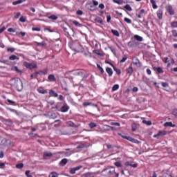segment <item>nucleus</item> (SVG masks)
Wrapping results in <instances>:
<instances>
[{
    "mask_svg": "<svg viewBox=\"0 0 177 177\" xmlns=\"http://www.w3.org/2000/svg\"><path fill=\"white\" fill-rule=\"evenodd\" d=\"M48 19H51V20H57V17L55 15H51L48 17Z\"/></svg>",
    "mask_w": 177,
    "mask_h": 177,
    "instance_id": "nucleus-36",
    "label": "nucleus"
},
{
    "mask_svg": "<svg viewBox=\"0 0 177 177\" xmlns=\"http://www.w3.org/2000/svg\"><path fill=\"white\" fill-rule=\"evenodd\" d=\"M124 21H126V23H128V24H131V23H132V21H131L129 18H124Z\"/></svg>",
    "mask_w": 177,
    "mask_h": 177,
    "instance_id": "nucleus-42",
    "label": "nucleus"
},
{
    "mask_svg": "<svg viewBox=\"0 0 177 177\" xmlns=\"http://www.w3.org/2000/svg\"><path fill=\"white\" fill-rule=\"evenodd\" d=\"M156 70L158 72L160 73V74H162V73H164V71H162V68H161L160 67L156 68Z\"/></svg>",
    "mask_w": 177,
    "mask_h": 177,
    "instance_id": "nucleus-45",
    "label": "nucleus"
},
{
    "mask_svg": "<svg viewBox=\"0 0 177 177\" xmlns=\"http://www.w3.org/2000/svg\"><path fill=\"white\" fill-rule=\"evenodd\" d=\"M111 125H113L115 127H120V124L119 122H111Z\"/></svg>",
    "mask_w": 177,
    "mask_h": 177,
    "instance_id": "nucleus-43",
    "label": "nucleus"
},
{
    "mask_svg": "<svg viewBox=\"0 0 177 177\" xmlns=\"http://www.w3.org/2000/svg\"><path fill=\"white\" fill-rule=\"evenodd\" d=\"M167 135V131H159L158 133V136H165Z\"/></svg>",
    "mask_w": 177,
    "mask_h": 177,
    "instance_id": "nucleus-13",
    "label": "nucleus"
},
{
    "mask_svg": "<svg viewBox=\"0 0 177 177\" xmlns=\"http://www.w3.org/2000/svg\"><path fill=\"white\" fill-rule=\"evenodd\" d=\"M131 129L133 132H135V131H136V129H138V127L136 126V124L133 123L131 124Z\"/></svg>",
    "mask_w": 177,
    "mask_h": 177,
    "instance_id": "nucleus-24",
    "label": "nucleus"
},
{
    "mask_svg": "<svg viewBox=\"0 0 177 177\" xmlns=\"http://www.w3.org/2000/svg\"><path fill=\"white\" fill-rule=\"evenodd\" d=\"M25 175L27 177H32V175H31V171L30 170H27L26 172H25Z\"/></svg>",
    "mask_w": 177,
    "mask_h": 177,
    "instance_id": "nucleus-27",
    "label": "nucleus"
},
{
    "mask_svg": "<svg viewBox=\"0 0 177 177\" xmlns=\"http://www.w3.org/2000/svg\"><path fill=\"white\" fill-rule=\"evenodd\" d=\"M151 3H152L153 9H157L158 6L155 0H151Z\"/></svg>",
    "mask_w": 177,
    "mask_h": 177,
    "instance_id": "nucleus-20",
    "label": "nucleus"
},
{
    "mask_svg": "<svg viewBox=\"0 0 177 177\" xmlns=\"http://www.w3.org/2000/svg\"><path fill=\"white\" fill-rule=\"evenodd\" d=\"M161 85L163 88H168L169 86L168 82H162Z\"/></svg>",
    "mask_w": 177,
    "mask_h": 177,
    "instance_id": "nucleus-35",
    "label": "nucleus"
},
{
    "mask_svg": "<svg viewBox=\"0 0 177 177\" xmlns=\"http://www.w3.org/2000/svg\"><path fill=\"white\" fill-rule=\"evenodd\" d=\"M51 177H59V174L53 171L50 173Z\"/></svg>",
    "mask_w": 177,
    "mask_h": 177,
    "instance_id": "nucleus-32",
    "label": "nucleus"
},
{
    "mask_svg": "<svg viewBox=\"0 0 177 177\" xmlns=\"http://www.w3.org/2000/svg\"><path fill=\"white\" fill-rule=\"evenodd\" d=\"M85 177H95V173L88 172L84 174Z\"/></svg>",
    "mask_w": 177,
    "mask_h": 177,
    "instance_id": "nucleus-11",
    "label": "nucleus"
},
{
    "mask_svg": "<svg viewBox=\"0 0 177 177\" xmlns=\"http://www.w3.org/2000/svg\"><path fill=\"white\" fill-rule=\"evenodd\" d=\"M172 114H174V115H175L176 117H177V109H174L172 111Z\"/></svg>",
    "mask_w": 177,
    "mask_h": 177,
    "instance_id": "nucleus-55",
    "label": "nucleus"
},
{
    "mask_svg": "<svg viewBox=\"0 0 177 177\" xmlns=\"http://www.w3.org/2000/svg\"><path fill=\"white\" fill-rule=\"evenodd\" d=\"M23 3V0H18V1H14V2L12 3V4H13L14 6H16V5H19V4H20V3Z\"/></svg>",
    "mask_w": 177,
    "mask_h": 177,
    "instance_id": "nucleus-28",
    "label": "nucleus"
},
{
    "mask_svg": "<svg viewBox=\"0 0 177 177\" xmlns=\"http://www.w3.org/2000/svg\"><path fill=\"white\" fill-rule=\"evenodd\" d=\"M115 165L118 167H121V163H120L119 162H115Z\"/></svg>",
    "mask_w": 177,
    "mask_h": 177,
    "instance_id": "nucleus-61",
    "label": "nucleus"
},
{
    "mask_svg": "<svg viewBox=\"0 0 177 177\" xmlns=\"http://www.w3.org/2000/svg\"><path fill=\"white\" fill-rule=\"evenodd\" d=\"M106 73H108L109 77H111V75H113V69H111V68H106Z\"/></svg>",
    "mask_w": 177,
    "mask_h": 177,
    "instance_id": "nucleus-12",
    "label": "nucleus"
},
{
    "mask_svg": "<svg viewBox=\"0 0 177 177\" xmlns=\"http://www.w3.org/2000/svg\"><path fill=\"white\" fill-rule=\"evenodd\" d=\"M73 24L76 26V27H82V25H81V24H80L78 21H73Z\"/></svg>",
    "mask_w": 177,
    "mask_h": 177,
    "instance_id": "nucleus-29",
    "label": "nucleus"
},
{
    "mask_svg": "<svg viewBox=\"0 0 177 177\" xmlns=\"http://www.w3.org/2000/svg\"><path fill=\"white\" fill-rule=\"evenodd\" d=\"M53 156V154H52V153H50V152H44L43 157L44 158H46L48 157H52Z\"/></svg>",
    "mask_w": 177,
    "mask_h": 177,
    "instance_id": "nucleus-7",
    "label": "nucleus"
},
{
    "mask_svg": "<svg viewBox=\"0 0 177 177\" xmlns=\"http://www.w3.org/2000/svg\"><path fill=\"white\" fill-rule=\"evenodd\" d=\"M37 92H39V93H41L42 95H45V93H47L46 90H44L42 88H38Z\"/></svg>",
    "mask_w": 177,
    "mask_h": 177,
    "instance_id": "nucleus-23",
    "label": "nucleus"
},
{
    "mask_svg": "<svg viewBox=\"0 0 177 177\" xmlns=\"http://www.w3.org/2000/svg\"><path fill=\"white\" fill-rule=\"evenodd\" d=\"M71 49L75 52H82V46L78 42H74L71 45Z\"/></svg>",
    "mask_w": 177,
    "mask_h": 177,
    "instance_id": "nucleus-1",
    "label": "nucleus"
},
{
    "mask_svg": "<svg viewBox=\"0 0 177 177\" xmlns=\"http://www.w3.org/2000/svg\"><path fill=\"white\" fill-rule=\"evenodd\" d=\"M82 167L81 166H77L76 167H74L73 169H75V171L76 172V171H80V169H81Z\"/></svg>",
    "mask_w": 177,
    "mask_h": 177,
    "instance_id": "nucleus-52",
    "label": "nucleus"
},
{
    "mask_svg": "<svg viewBox=\"0 0 177 177\" xmlns=\"http://www.w3.org/2000/svg\"><path fill=\"white\" fill-rule=\"evenodd\" d=\"M124 9H126V10H128L129 12H131L132 10V8H131V6L129 4L124 6Z\"/></svg>",
    "mask_w": 177,
    "mask_h": 177,
    "instance_id": "nucleus-25",
    "label": "nucleus"
},
{
    "mask_svg": "<svg viewBox=\"0 0 177 177\" xmlns=\"http://www.w3.org/2000/svg\"><path fill=\"white\" fill-rule=\"evenodd\" d=\"M97 23H100V24H103V19L98 18L97 19Z\"/></svg>",
    "mask_w": 177,
    "mask_h": 177,
    "instance_id": "nucleus-53",
    "label": "nucleus"
},
{
    "mask_svg": "<svg viewBox=\"0 0 177 177\" xmlns=\"http://www.w3.org/2000/svg\"><path fill=\"white\" fill-rule=\"evenodd\" d=\"M115 169H114V167H111L110 169H106V172L107 174L109 175V176H111V175H113V174H114Z\"/></svg>",
    "mask_w": 177,
    "mask_h": 177,
    "instance_id": "nucleus-5",
    "label": "nucleus"
},
{
    "mask_svg": "<svg viewBox=\"0 0 177 177\" xmlns=\"http://www.w3.org/2000/svg\"><path fill=\"white\" fill-rule=\"evenodd\" d=\"M111 64V66H112V67H113L114 71H115V73H117V74L118 75H120V74H121V70L115 68V66H114V65H113L112 64Z\"/></svg>",
    "mask_w": 177,
    "mask_h": 177,
    "instance_id": "nucleus-8",
    "label": "nucleus"
},
{
    "mask_svg": "<svg viewBox=\"0 0 177 177\" xmlns=\"http://www.w3.org/2000/svg\"><path fill=\"white\" fill-rule=\"evenodd\" d=\"M88 125H89L91 129H93V128H96V124L95 123L91 122Z\"/></svg>",
    "mask_w": 177,
    "mask_h": 177,
    "instance_id": "nucleus-30",
    "label": "nucleus"
},
{
    "mask_svg": "<svg viewBox=\"0 0 177 177\" xmlns=\"http://www.w3.org/2000/svg\"><path fill=\"white\" fill-rule=\"evenodd\" d=\"M0 168H5V163L0 162Z\"/></svg>",
    "mask_w": 177,
    "mask_h": 177,
    "instance_id": "nucleus-64",
    "label": "nucleus"
},
{
    "mask_svg": "<svg viewBox=\"0 0 177 177\" xmlns=\"http://www.w3.org/2000/svg\"><path fill=\"white\" fill-rule=\"evenodd\" d=\"M70 174H72L73 175H74V174H75V170L74 168L70 169Z\"/></svg>",
    "mask_w": 177,
    "mask_h": 177,
    "instance_id": "nucleus-51",
    "label": "nucleus"
},
{
    "mask_svg": "<svg viewBox=\"0 0 177 177\" xmlns=\"http://www.w3.org/2000/svg\"><path fill=\"white\" fill-rule=\"evenodd\" d=\"M132 73H133V68H132V66H129L127 69V74L131 75H132Z\"/></svg>",
    "mask_w": 177,
    "mask_h": 177,
    "instance_id": "nucleus-19",
    "label": "nucleus"
},
{
    "mask_svg": "<svg viewBox=\"0 0 177 177\" xmlns=\"http://www.w3.org/2000/svg\"><path fill=\"white\" fill-rule=\"evenodd\" d=\"M125 165L127 167H132V162H126Z\"/></svg>",
    "mask_w": 177,
    "mask_h": 177,
    "instance_id": "nucleus-49",
    "label": "nucleus"
},
{
    "mask_svg": "<svg viewBox=\"0 0 177 177\" xmlns=\"http://www.w3.org/2000/svg\"><path fill=\"white\" fill-rule=\"evenodd\" d=\"M8 32H15V29H13L12 28H10L8 29Z\"/></svg>",
    "mask_w": 177,
    "mask_h": 177,
    "instance_id": "nucleus-57",
    "label": "nucleus"
},
{
    "mask_svg": "<svg viewBox=\"0 0 177 177\" xmlns=\"http://www.w3.org/2000/svg\"><path fill=\"white\" fill-rule=\"evenodd\" d=\"M10 60H19L17 55H12L9 57Z\"/></svg>",
    "mask_w": 177,
    "mask_h": 177,
    "instance_id": "nucleus-16",
    "label": "nucleus"
},
{
    "mask_svg": "<svg viewBox=\"0 0 177 177\" xmlns=\"http://www.w3.org/2000/svg\"><path fill=\"white\" fill-rule=\"evenodd\" d=\"M111 32H112V34H113V35H115L116 37H120V32H118V30H111Z\"/></svg>",
    "mask_w": 177,
    "mask_h": 177,
    "instance_id": "nucleus-21",
    "label": "nucleus"
},
{
    "mask_svg": "<svg viewBox=\"0 0 177 177\" xmlns=\"http://www.w3.org/2000/svg\"><path fill=\"white\" fill-rule=\"evenodd\" d=\"M50 95L54 96V97H57V96H59V95L53 90L50 91Z\"/></svg>",
    "mask_w": 177,
    "mask_h": 177,
    "instance_id": "nucleus-17",
    "label": "nucleus"
},
{
    "mask_svg": "<svg viewBox=\"0 0 177 177\" xmlns=\"http://www.w3.org/2000/svg\"><path fill=\"white\" fill-rule=\"evenodd\" d=\"M67 125H68V127H72L73 128H77V125H75L74 122L71 121L67 122Z\"/></svg>",
    "mask_w": 177,
    "mask_h": 177,
    "instance_id": "nucleus-14",
    "label": "nucleus"
},
{
    "mask_svg": "<svg viewBox=\"0 0 177 177\" xmlns=\"http://www.w3.org/2000/svg\"><path fill=\"white\" fill-rule=\"evenodd\" d=\"M115 3H118V5H122L124 1L122 0H113Z\"/></svg>",
    "mask_w": 177,
    "mask_h": 177,
    "instance_id": "nucleus-26",
    "label": "nucleus"
},
{
    "mask_svg": "<svg viewBox=\"0 0 177 177\" xmlns=\"http://www.w3.org/2000/svg\"><path fill=\"white\" fill-rule=\"evenodd\" d=\"M131 142H132V143H136V144H139V143H140V141H139V140H136V139H135V138H133V139L131 140Z\"/></svg>",
    "mask_w": 177,
    "mask_h": 177,
    "instance_id": "nucleus-40",
    "label": "nucleus"
},
{
    "mask_svg": "<svg viewBox=\"0 0 177 177\" xmlns=\"http://www.w3.org/2000/svg\"><path fill=\"white\" fill-rule=\"evenodd\" d=\"M68 109H70V107H68V105L65 104L60 109V111H62V113H67V111H68Z\"/></svg>",
    "mask_w": 177,
    "mask_h": 177,
    "instance_id": "nucleus-4",
    "label": "nucleus"
},
{
    "mask_svg": "<svg viewBox=\"0 0 177 177\" xmlns=\"http://www.w3.org/2000/svg\"><path fill=\"white\" fill-rule=\"evenodd\" d=\"M16 168H17V169H21V168H23V163L17 164Z\"/></svg>",
    "mask_w": 177,
    "mask_h": 177,
    "instance_id": "nucleus-38",
    "label": "nucleus"
},
{
    "mask_svg": "<svg viewBox=\"0 0 177 177\" xmlns=\"http://www.w3.org/2000/svg\"><path fill=\"white\" fill-rule=\"evenodd\" d=\"M50 118H53V119L57 118V114H56V113H51Z\"/></svg>",
    "mask_w": 177,
    "mask_h": 177,
    "instance_id": "nucleus-46",
    "label": "nucleus"
},
{
    "mask_svg": "<svg viewBox=\"0 0 177 177\" xmlns=\"http://www.w3.org/2000/svg\"><path fill=\"white\" fill-rule=\"evenodd\" d=\"M48 80L49 81H50L51 82H53V81H56V79L55 78V75H50L48 76Z\"/></svg>",
    "mask_w": 177,
    "mask_h": 177,
    "instance_id": "nucleus-22",
    "label": "nucleus"
},
{
    "mask_svg": "<svg viewBox=\"0 0 177 177\" xmlns=\"http://www.w3.org/2000/svg\"><path fill=\"white\" fill-rule=\"evenodd\" d=\"M171 26L174 28H176L177 27V21H173L171 24Z\"/></svg>",
    "mask_w": 177,
    "mask_h": 177,
    "instance_id": "nucleus-44",
    "label": "nucleus"
},
{
    "mask_svg": "<svg viewBox=\"0 0 177 177\" xmlns=\"http://www.w3.org/2000/svg\"><path fill=\"white\" fill-rule=\"evenodd\" d=\"M77 15H78L79 16H82V15H84V12H82V10H77Z\"/></svg>",
    "mask_w": 177,
    "mask_h": 177,
    "instance_id": "nucleus-50",
    "label": "nucleus"
},
{
    "mask_svg": "<svg viewBox=\"0 0 177 177\" xmlns=\"http://www.w3.org/2000/svg\"><path fill=\"white\" fill-rule=\"evenodd\" d=\"M104 147H107V149H111V145L110 144H105Z\"/></svg>",
    "mask_w": 177,
    "mask_h": 177,
    "instance_id": "nucleus-56",
    "label": "nucleus"
},
{
    "mask_svg": "<svg viewBox=\"0 0 177 177\" xmlns=\"http://www.w3.org/2000/svg\"><path fill=\"white\" fill-rule=\"evenodd\" d=\"M118 88H120V86H118V84H115L113 87H112V91H117L118 89Z\"/></svg>",
    "mask_w": 177,
    "mask_h": 177,
    "instance_id": "nucleus-33",
    "label": "nucleus"
},
{
    "mask_svg": "<svg viewBox=\"0 0 177 177\" xmlns=\"http://www.w3.org/2000/svg\"><path fill=\"white\" fill-rule=\"evenodd\" d=\"M32 31H41V28H32Z\"/></svg>",
    "mask_w": 177,
    "mask_h": 177,
    "instance_id": "nucleus-58",
    "label": "nucleus"
},
{
    "mask_svg": "<svg viewBox=\"0 0 177 177\" xmlns=\"http://www.w3.org/2000/svg\"><path fill=\"white\" fill-rule=\"evenodd\" d=\"M157 15L159 20H161L162 19V10H158Z\"/></svg>",
    "mask_w": 177,
    "mask_h": 177,
    "instance_id": "nucleus-9",
    "label": "nucleus"
},
{
    "mask_svg": "<svg viewBox=\"0 0 177 177\" xmlns=\"http://www.w3.org/2000/svg\"><path fill=\"white\" fill-rule=\"evenodd\" d=\"M164 127H170L171 128H175V124H172V122H167L164 124Z\"/></svg>",
    "mask_w": 177,
    "mask_h": 177,
    "instance_id": "nucleus-6",
    "label": "nucleus"
},
{
    "mask_svg": "<svg viewBox=\"0 0 177 177\" xmlns=\"http://www.w3.org/2000/svg\"><path fill=\"white\" fill-rule=\"evenodd\" d=\"M134 38H135V39H136L137 41H139V42H142V41H143V37H140V36H139V35H136L134 36Z\"/></svg>",
    "mask_w": 177,
    "mask_h": 177,
    "instance_id": "nucleus-10",
    "label": "nucleus"
},
{
    "mask_svg": "<svg viewBox=\"0 0 177 177\" xmlns=\"http://www.w3.org/2000/svg\"><path fill=\"white\" fill-rule=\"evenodd\" d=\"M59 164H60L61 165H62V166L66 165V164H67V158H64V159H62V160L60 161Z\"/></svg>",
    "mask_w": 177,
    "mask_h": 177,
    "instance_id": "nucleus-18",
    "label": "nucleus"
},
{
    "mask_svg": "<svg viewBox=\"0 0 177 177\" xmlns=\"http://www.w3.org/2000/svg\"><path fill=\"white\" fill-rule=\"evenodd\" d=\"M133 64L135 66H138L139 64V61L138 59H136V61L133 62Z\"/></svg>",
    "mask_w": 177,
    "mask_h": 177,
    "instance_id": "nucleus-59",
    "label": "nucleus"
},
{
    "mask_svg": "<svg viewBox=\"0 0 177 177\" xmlns=\"http://www.w3.org/2000/svg\"><path fill=\"white\" fill-rule=\"evenodd\" d=\"M37 74H43V75H45L48 74V69H44V70L39 71V73H37Z\"/></svg>",
    "mask_w": 177,
    "mask_h": 177,
    "instance_id": "nucleus-15",
    "label": "nucleus"
},
{
    "mask_svg": "<svg viewBox=\"0 0 177 177\" xmlns=\"http://www.w3.org/2000/svg\"><path fill=\"white\" fill-rule=\"evenodd\" d=\"M138 91H139V88H138V87L133 88V92H138Z\"/></svg>",
    "mask_w": 177,
    "mask_h": 177,
    "instance_id": "nucleus-63",
    "label": "nucleus"
},
{
    "mask_svg": "<svg viewBox=\"0 0 177 177\" xmlns=\"http://www.w3.org/2000/svg\"><path fill=\"white\" fill-rule=\"evenodd\" d=\"M37 46H46V44L45 43V41H42L41 43H37Z\"/></svg>",
    "mask_w": 177,
    "mask_h": 177,
    "instance_id": "nucleus-31",
    "label": "nucleus"
},
{
    "mask_svg": "<svg viewBox=\"0 0 177 177\" xmlns=\"http://www.w3.org/2000/svg\"><path fill=\"white\" fill-rule=\"evenodd\" d=\"M97 67L100 70V71H101L102 73H104V70H103V68H102V66H100V65L97 64Z\"/></svg>",
    "mask_w": 177,
    "mask_h": 177,
    "instance_id": "nucleus-37",
    "label": "nucleus"
},
{
    "mask_svg": "<svg viewBox=\"0 0 177 177\" xmlns=\"http://www.w3.org/2000/svg\"><path fill=\"white\" fill-rule=\"evenodd\" d=\"M73 75H83V73L82 71H78V72H75V73H73Z\"/></svg>",
    "mask_w": 177,
    "mask_h": 177,
    "instance_id": "nucleus-41",
    "label": "nucleus"
},
{
    "mask_svg": "<svg viewBox=\"0 0 177 177\" xmlns=\"http://www.w3.org/2000/svg\"><path fill=\"white\" fill-rule=\"evenodd\" d=\"M143 124H146V125H151V121L142 120Z\"/></svg>",
    "mask_w": 177,
    "mask_h": 177,
    "instance_id": "nucleus-39",
    "label": "nucleus"
},
{
    "mask_svg": "<svg viewBox=\"0 0 177 177\" xmlns=\"http://www.w3.org/2000/svg\"><path fill=\"white\" fill-rule=\"evenodd\" d=\"M172 34H173L174 37H177V32H176V30H173L172 31Z\"/></svg>",
    "mask_w": 177,
    "mask_h": 177,
    "instance_id": "nucleus-62",
    "label": "nucleus"
},
{
    "mask_svg": "<svg viewBox=\"0 0 177 177\" xmlns=\"http://www.w3.org/2000/svg\"><path fill=\"white\" fill-rule=\"evenodd\" d=\"M106 19H107V23H110V21L111 20V16L107 15Z\"/></svg>",
    "mask_w": 177,
    "mask_h": 177,
    "instance_id": "nucleus-54",
    "label": "nucleus"
},
{
    "mask_svg": "<svg viewBox=\"0 0 177 177\" xmlns=\"http://www.w3.org/2000/svg\"><path fill=\"white\" fill-rule=\"evenodd\" d=\"M127 59H128V57H127L126 55H124L122 59L120 60V63H125V62L127 61Z\"/></svg>",
    "mask_w": 177,
    "mask_h": 177,
    "instance_id": "nucleus-34",
    "label": "nucleus"
},
{
    "mask_svg": "<svg viewBox=\"0 0 177 177\" xmlns=\"http://www.w3.org/2000/svg\"><path fill=\"white\" fill-rule=\"evenodd\" d=\"M21 15V14L20 12H17V13L15 15L14 19H19V17H20Z\"/></svg>",
    "mask_w": 177,
    "mask_h": 177,
    "instance_id": "nucleus-48",
    "label": "nucleus"
},
{
    "mask_svg": "<svg viewBox=\"0 0 177 177\" xmlns=\"http://www.w3.org/2000/svg\"><path fill=\"white\" fill-rule=\"evenodd\" d=\"M8 52H11L13 53L15 52V50H16V49H15V48H9L7 49Z\"/></svg>",
    "mask_w": 177,
    "mask_h": 177,
    "instance_id": "nucleus-47",
    "label": "nucleus"
},
{
    "mask_svg": "<svg viewBox=\"0 0 177 177\" xmlns=\"http://www.w3.org/2000/svg\"><path fill=\"white\" fill-rule=\"evenodd\" d=\"M24 66L26 67V68H29L30 70H32V68H37V66L35 63H28V62H24Z\"/></svg>",
    "mask_w": 177,
    "mask_h": 177,
    "instance_id": "nucleus-2",
    "label": "nucleus"
},
{
    "mask_svg": "<svg viewBox=\"0 0 177 177\" xmlns=\"http://www.w3.org/2000/svg\"><path fill=\"white\" fill-rule=\"evenodd\" d=\"M93 3L94 6H97V5H99V2L96 1L95 0H93Z\"/></svg>",
    "mask_w": 177,
    "mask_h": 177,
    "instance_id": "nucleus-60",
    "label": "nucleus"
},
{
    "mask_svg": "<svg viewBox=\"0 0 177 177\" xmlns=\"http://www.w3.org/2000/svg\"><path fill=\"white\" fill-rule=\"evenodd\" d=\"M166 9L167 12H169V15H175V11H174V8H172V6H166Z\"/></svg>",
    "mask_w": 177,
    "mask_h": 177,
    "instance_id": "nucleus-3",
    "label": "nucleus"
}]
</instances>
